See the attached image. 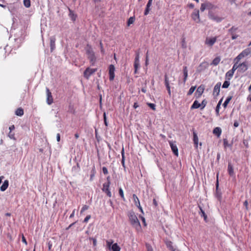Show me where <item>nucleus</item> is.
<instances>
[{"instance_id":"31","label":"nucleus","mask_w":251,"mask_h":251,"mask_svg":"<svg viewBox=\"0 0 251 251\" xmlns=\"http://www.w3.org/2000/svg\"><path fill=\"white\" fill-rule=\"evenodd\" d=\"M132 198H133V200L134 202L135 203V205L136 206L138 205H139L140 206V201H139V200L138 198L137 197V196L135 194H133Z\"/></svg>"},{"instance_id":"30","label":"nucleus","mask_w":251,"mask_h":251,"mask_svg":"<svg viewBox=\"0 0 251 251\" xmlns=\"http://www.w3.org/2000/svg\"><path fill=\"white\" fill-rule=\"evenodd\" d=\"M251 53V51L250 49H246L242 51L240 54L243 57H246L249 55Z\"/></svg>"},{"instance_id":"12","label":"nucleus","mask_w":251,"mask_h":251,"mask_svg":"<svg viewBox=\"0 0 251 251\" xmlns=\"http://www.w3.org/2000/svg\"><path fill=\"white\" fill-rule=\"evenodd\" d=\"M169 144L174 154L178 156V152L176 145L174 144L172 141H169Z\"/></svg>"},{"instance_id":"22","label":"nucleus","mask_w":251,"mask_h":251,"mask_svg":"<svg viewBox=\"0 0 251 251\" xmlns=\"http://www.w3.org/2000/svg\"><path fill=\"white\" fill-rule=\"evenodd\" d=\"M199 207L200 210V211L199 212V214L201 215V217H203L205 222H207V216L206 214L205 213L204 210L202 209L201 206H199Z\"/></svg>"},{"instance_id":"44","label":"nucleus","mask_w":251,"mask_h":251,"mask_svg":"<svg viewBox=\"0 0 251 251\" xmlns=\"http://www.w3.org/2000/svg\"><path fill=\"white\" fill-rule=\"evenodd\" d=\"M231 36V39L232 40H235L237 39L238 37V35L236 34V32H228Z\"/></svg>"},{"instance_id":"51","label":"nucleus","mask_w":251,"mask_h":251,"mask_svg":"<svg viewBox=\"0 0 251 251\" xmlns=\"http://www.w3.org/2000/svg\"><path fill=\"white\" fill-rule=\"evenodd\" d=\"M238 27L232 26L230 29L228 30V32H236V31L238 30Z\"/></svg>"},{"instance_id":"42","label":"nucleus","mask_w":251,"mask_h":251,"mask_svg":"<svg viewBox=\"0 0 251 251\" xmlns=\"http://www.w3.org/2000/svg\"><path fill=\"white\" fill-rule=\"evenodd\" d=\"M102 191V192L105 193L108 197H111L112 194H111V191L110 190V188L107 189H104V190H103Z\"/></svg>"},{"instance_id":"61","label":"nucleus","mask_w":251,"mask_h":251,"mask_svg":"<svg viewBox=\"0 0 251 251\" xmlns=\"http://www.w3.org/2000/svg\"><path fill=\"white\" fill-rule=\"evenodd\" d=\"M237 63H235L232 67V68L231 69V70H232V71H233V72H235V70L239 67V65H237Z\"/></svg>"},{"instance_id":"63","label":"nucleus","mask_w":251,"mask_h":251,"mask_svg":"<svg viewBox=\"0 0 251 251\" xmlns=\"http://www.w3.org/2000/svg\"><path fill=\"white\" fill-rule=\"evenodd\" d=\"M139 217L141 218V220H142V222H143V223L144 224V226H147V224L146 223L145 218L144 217L142 216H140Z\"/></svg>"},{"instance_id":"18","label":"nucleus","mask_w":251,"mask_h":251,"mask_svg":"<svg viewBox=\"0 0 251 251\" xmlns=\"http://www.w3.org/2000/svg\"><path fill=\"white\" fill-rule=\"evenodd\" d=\"M248 69V64L244 62L239 64V71L244 72Z\"/></svg>"},{"instance_id":"24","label":"nucleus","mask_w":251,"mask_h":251,"mask_svg":"<svg viewBox=\"0 0 251 251\" xmlns=\"http://www.w3.org/2000/svg\"><path fill=\"white\" fill-rule=\"evenodd\" d=\"M69 16L73 21H75L76 20V18L77 16L73 10H72L70 8H69Z\"/></svg>"},{"instance_id":"27","label":"nucleus","mask_w":251,"mask_h":251,"mask_svg":"<svg viewBox=\"0 0 251 251\" xmlns=\"http://www.w3.org/2000/svg\"><path fill=\"white\" fill-rule=\"evenodd\" d=\"M234 72L232 71V70H229L226 74V80H229L233 75Z\"/></svg>"},{"instance_id":"25","label":"nucleus","mask_w":251,"mask_h":251,"mask_svg":"<svg viewBox=\"0 0 251 251\" xmlns=\"http://www.w3.org/2000/svg\"><path fill=\"white\" fill-rule=\"evenodd\" d=\"M213 133L214 134L217 136L218 137H219L221 134L222 130L220 127H216L213 129Z\"/></svg>"},{"instance_id":"62","label":"nucleus","mask_w":251,"mask_h":251,"mask_svg":"<svg viewBox=\"0 0 251 251\" xmlns=\"http://www.w3.org/2000/svg\"><path fill=\"white\" fill-rule=\"evenodd\" d=\"M102 172L104 175H107L108 173V170L106 167H103L102 168Z\"/></svg>"},{"instance_id":"26","label":"nucleus","mask_w":251,"mask_h":251,"mask_svg":"<svg viewBox=\"0 0 251 251\" xmlns=\"http://www.w3.org/2000/svg\"><path fill=\"white\" fill-rule=\"evenodd\" d=\"M193 141L195 147L197 148L198 146L199 139L197 134L195 132H193Z\"/></svg>"},{"instance_id":"41","label":"nucleus","mask_w":251,"mask_h":251,"mask_svg":"<svg viewBox=\"0 0 251 251\" xmlns=\"http://www.w3.org/2000/svg\"><path fill=\"white\" fill-rule=\"evenodd\" d=\"M229 85H230L229 80H226L224 82V83L222 85V88H227L229 87Z\"/></svg>"},{"instance_id":"33","label":"nucleus","mask_w":251,"mask_h":251,"mask_svg":"<svg viewBox=\"0 0 251 251\" xmlns=\"http://www.w3.org/2000/svg\"><path fill=\"white\" fill-rule=\"evenodd\" d=\"M110 250L112 251H120L121 248L117 243L113 244Z\"/></svg>"},{"instance_id":"47","label":"nucleus","mask_w":251,"mask_h":251,"mask_svg":"<svg viewBox=\"0 0 251 251\" xmlns=\"http://www.w3.org/2000/svg\"><path fill=\"white\" fill-rule=\"evenodd\" d=\"M113 243V241L112 240H109L106 241L107 246L109 248V250L111 248V246L113 245L112 244Z\"/></svg>"},{"instance_id":"35","label":"nucleus","mask_w":251,"mask_h":251,"mask_svg":"<svg viewBox=\"0 0 251 251\" xmlns=\"http://www.w3.org/2000/svg\"><path fill=\"white\" fill-rule=\"evenodd\" d=\"M232 96H229L226 99V100L225 101L223 104V106L225 108H226L227 107V104H228L230 100L232 99Z\"/></svg>"},{"instance_id":"57","label":"nucleus","mask_w":251,"mask_h":251,"mask_svg":"<svg viewBox=\"0 0 251 251\" xmlns=\"http://www.w3.org/2000/svg\"><path fill=\"white\" fill-rule=\"evenodd\" d=\"M147 104L152 110H155V105L154 103H148Z\"/></svg>"},{"instance_id":"21","label":"nucleus","mask_w":251,"mask_h":251,"mask_svg":"<svg viewBox=\"0 0 251 251\" xmlns=\"http://www.w3.org/2000/svg\"><path fill=\"white\" fill-rule=\"evenodd\" d=\"M96 173V168H95V165H93V166L92 167V169L90 171V179H89L90 181H92L93 180Z\"/></svg>"},{"instance_id":"28","label":"nucleus","mask_w":251,"mask_h":251,"mask_svg":"<svg viewBox=\"0 0 251 251\" xmlns=\"http://www.w3.org/2000/svg\"><path fill=\"white\" fill-rule=\"evenodd\" d=\"M206 9L211 11L212 9L216 8V6L209 2H205Z\"/></svg>"},{"instance_id":"48","label":"nucleus","mask_w":251,"mask_h":251,"mask_svg":"<svg viewBox=\"0 0 251 251\" xmlns=\"http://www.w3.org/2000/svg\"><path fill=\"white\" fill-rule=\"evenodd\" d=\"M196 89V86H192L189 91L188 92L187 95H191L193 94Z\"/></svg>"},{"instance_id":"32","label":"nucleus","mask_w":251,"mask_h":251,"mask_svg":"<svg viewBox=\"0 0 251 251\" xmlns=\"http://www.w3.org/2000/svg\"><path fill=\"white\" fill-rule=\"evenodd\" d=\"M200 107V103L198 100H196L194 101L193 104L191 106V109H197Z\"/></svg>"},{"instance_id":"20","label":"nucleus","mask_w":251,"mask_h":251,"mask_svg":"<svg viewBox=\"0 0 251 251\" xmlns=\"http://www.w3.org/2000/svg\"><path fill=\"white\" fill-rule=\"evenodd\" d=\"M183 73L184 76L183 82V84H185L188 77V69L186 66H184L183 67Z\"/></svg>"},{"instance_id":"6","label":"nucleus","mask_w":251,"mask_h":251,"mask_svg":"<svg viewBox=\"0 0 251 251\" xmlns=\"http://www.w3.org/2000/svg\"><path fill=\"white\" fill-rule=\"evenodd\" d=\"M46 90L47 93V102L49 105H50L53 102V97L51 92L48 87L46 88Z\"/></svg>"},{"instance_id":"49","label":"nucleus","mask_w":251,"mask_h":251,"mask_svg":"<svg viewBox=\"0 0 251 251\" xmlns=\"http://www.w3.org/2000/svg\"><path fill=\"white\" fill-rule=\"evenodd\" d=\"M147 82H149V80H146L144 86L141 88V91L144 93H145L147 92L146 85H147Z\"/></svg>"},{"instance_id":"34","label":"nucleus","mask_w":251,"mask_h":251,"mask_svg":"<svg viewBox=\"0 0 251 251\" xmlns=\"http://www.w3.org/2000/svg\"><path fill=\"white\" fill-rule=\"evenodd\" d=\"M121 154H122V161H121V163H122V166L125 168V152H124V147H123L122 148V151H121Z\"/></svg>"},{"instance_id":"2","label":"nucleus","mask_w":251,"mask_h":251,"mask_svg":"<svg viewBox=\"0 0 251 251\" xmlns=\"http://www.w3.org/2000/svg\"><path fill=\"white\" fill-rule=\"evenodd\" d=\"M87 57L92 66H94L96 61V57L91 45L87 44L85 48Z\"/></svg>"},{"instance_id":"60","label":"nucleus","mask_w":251,"mask_h":251,"mask_svg":"<svg viewBox=\"0 0 251 251\" xmlns=\"http://www.w3.org/2000/svg\"><path fill=\"white\" fill-rule=\"evenodd\" d=\"M242 58H243L242 55H241V54L240 53L235 58V60H236L237 61H236V63H238V62H239Z\"/></svg>"},{"instance_id":"7","label":"nucleus","mask_w":251,"mask_h":251,"mask_svg":"<svg viewBox=\"0 0 251 251\" xmlns=\"http://www.w3.org/2000/svg\"><path fill=\"white\" fill-rule=\"evenodd\" d=\"M191 17L192 19L197 23H200L201 20L199 15V10L198 9H195L191 15Z\"/></svg>"},{"instance_id":"45","label":"nucleus","mask_w":251,"mask_h":251,"mask_svg":"<svg viewBox=\"0 0 251 251\" xmlns=\"http://www.w3.org/2000/svg\"><path fill=\"white\" fill-rule=\"evenodd\" d=\"M206 104H207V101L205 100H203L202 101L201 103H200L201 109H203L206 105Z\"/></svg>"},{"instance_id":"19","label":"nucleus","mask_w":251,"mask_h":251,"mask_svg":"<svg viewBox=\"0 0 251 251\" xmlns=\"http://www.w3.org/2000/svg\"><path fill=\"white\" fill-rule=\"evenodd\" d=\"M207 67V64L206 62H202L200 64L199 66L197 71L198 72H201L202 71L204 70Z\"/></svg>"},{"instance_id":"54","label":"nucleus","mask_w":251,"mask_h":251,"mask_svg":"<svg viewBox=\"0 0 251 251\" xmlns=\"http://www.w3.org/2000/svg\"><path fill=\"white\" fill-rule=\"evenodd\" d=\"M88 208H89L88 205H84L81 208V210L80 211V213L82 214L84 211L87 210Z\"/></svg>"},{"instance_id":"46","label":"nucleus","mask_w":251,"mask_h":251,"mask_svg":"<svg viewBox=\"0 0 251 251\" xmlns=\"http://www.w3.org/2000/svg\"><path fill=\"white\" fill-rule=\"evenodd\" d=\"M145 246L147 251H153L151 246L149 243H146Z\"/></svg>"},{"instance_id":"13","label":"nucleus","mask_w":251,"mask_h":251,"mask_svg":"<svg viewBox=\"0 0 251 251\" xmlns=\"http://www.w3.org/2000/svg\"><path fill=\"white\" fill-rule=\"evenodd\" d=\"M50 51L52 52L53 50L55 48L56 38H55V36H51L50 37Z\"/></svg>"},{"instance_id":"4","label":"nucleus","mask_w":251,"mask_h":251,"mask_svg":"<svg viewBox=\"0 0 251 251\" xmlns=\"http://www.w3.org/2000/svg\"><path fill=\"white\" fill-rule=\"evenodd\" d=\"M97 71V69H92L89 67L87 68L83 73V76L87 79H88L90 76L94 74Z\"/></svg>"},{"instance_id":"56","label":"nucleus","mask_w":251,"mask_h":251,"mask_svg":"<svg viewBox=\"0 0 251 251\" xmlns=\"http://www.w3.org/2000/svg\"><path fill=\"white\" fill-rule=\"evenodd\" d=\"M220 108V106H219V105H217V106L216 107V109H215V112H216V114L217 116H219L220 115V113H219Z\"/></svg>"},{"instance_id":"23","label":"nucleus","mask_w":251,"mask_h":251,"mask_svg":"<svg viewBox=\"0 0 251 251\" xmlns=\"http://www.w3.org/2000/svg\"><path fill=\"white\" fill-rule=\"evenodd\" d=\"M9 185V181L8 180H4L3 183L0 187V190L1 191H5L7 188H8Z\"/></svg>"},{"instance_id":"15","label":"nucleus","mask_w":251,"mask_h":251,"mask_svg":"<svg viewBox=\"0 0 251 251\" xmlns=\"http://www.w3.org/2000/svg\"><path fill=\"white\" fill-rule=\"evenodd\" d=\"M204 90V86L203 85H200L197 89L196 92V95H198L197 96L198 98L201 97Z\"/></svg>"},{"instance_id":"17","label":"nucleus","mask_w":251,"mask_h":251,"mask_svg":"<svg viewBox=\"0 0 251 251\" xmlns=\"http://www.w3.org/2000/svg\"><path fill=\"white\" fill-rule=\"evenodd\" d=\"M152 0H149L144 11V15L146 16L149 13V12L151 9V6L152 5Z\"/></svg>"},{"instance_id":"52","label":"nucleus","mask_w":251,"mask_h":251,"mask_svg":"<svg viewBox=\"0 0 251 251\" xmlns=\"http://www.w3.org/2000/svg\"><path fill=\"white\" fill-rule=\"evenodd\" d=\"M216 197L219 200H220L222 197V194L219 191H216L215 193Z\"/></svg>"},{"instance_id":"59","label":"nucleus","mask_w":251,"mask_h":251,"mask_svg":"<svg viewBox=\"0 0 251 251\" xmlns=\"http://www.w3.org/2000/svg\"><path fill=\"white\" fill-rule=\"evenodd\" d=\"M90 240H92L93 241V244L94 247L96 246L97 245V240L95 238L93 237H90Z\"/></svg>"},{"instance_id":"10","label":"nucleus","mask_w":251,"mask_h":251,"mask_svg":"<svg viewBox=\"0 0 251 251\" xmlns=\"http://www.w3.org/2000/svg\"><path fill=\"white\" fill-rule=\"evenodd\" d=\"M221 85V83L220 82H218L215 86H214L213 95L214 96L217 97L220 93V87Z\"/></svg>"},{"instance_id":"43","label":"nucleus","mask_w":251,"mask_h":251,"mask_svg":"<svg viewBox=\"0 0 251 251\" xmlns=\"http://www.w3.org/2000/svg\"><path fill=\"white\" fill-rule=\"evenodd\" d=\"M110 183L105 182L102 184L101 190L110 188Z\"/></svg>"},{"instance_id":"5","label":"nucleus","mask_w":251,"mask_h":251,"mask_svg":"<svg viewBox=\"0 0 251 251\" xmlns=\"http://www.w3.org/2000/svg\"><path fill=\"white\" fill-rule=\"evenodd\" d=\"M217 37L215 36L212 38L207 37L205 40L204 43L208 47H212L217 41Z\"/></svg>"},{"instance_id":"9","label":"nucleus","mask_w":251,"mask_h":251,"mask_svg":"<svg viewBox=\"0 0 251 251\" xmlns=\"http://www.w3.org/2000/svg\"><path fill=\"white\" fill-rule=\"evenodd\" d=\"M140 66L139 62V53H137L134 60V73H137V70Z\"/></svg>"},{"instance_id":"16","label":"nucleus","mask_w":251,"mask_h":251,"mask_svg":"<svg viewBox=\"0 0 251 251\" xmlns=\"http://www.w3.org/2000/svg\"><path fill=\"white\" fill-rule=\"evenodd\" d=\"M227 172L229 175L230 176H235V173L234 172L233 167L231 164V162H228V167H227Z\"/></svg>"},{"instance_id":"36","label":"nucleus","mask_w":251,"mask_h":251,"mask_svg":"<svg viewBox=\"0 0 251 251\" xmlns=\"http://www.w3.org/2000/svg\"><path fill=\"white\" fill-rule=\"evenodd\" d=\"M221 60L220 57H215L212 61V64L215 66L217 65Z\"/></svg>"},{"instance_id":"38","label":"nucleus","mask_w":251,"mask_h":251,"mask_svg":"<svg viewBox=\"0 0 251 251\" xmlns=\"http://www.w3.org/2000/svg\"><path fill=\"white\" fill-rule=\"evenodd\" d=\"M135 20V18L134 16L130 17L127 20V26H129L131 24H132Z\"/></svg>"},{"instance_id":"8","label":"nucleus","mask_w":251,"mask_h":251,"mask_svg":"<svg viewBox=\"0 0 251 251\" xmlns=\"http://www.w3.org/2000/svg\"><path fill=\"white\" fill-rule=\"evenodd\" d=\"M115 68L113 65L111 64L109 66V80L112 81L114 79L115 77Z\"/></svg>"},{"instance_id":"1","label":"nucleus","mask_w":251,"mask_h":251,"mask_svg":"<svg viewBox=\"0 0 251 251\" xmlns=\"http://www.w3.org/2000/svg\"><path fill=\"white\" fill-rule=\"evenodd\" d=\"M127 216L131 225L137 230H140L141 229V226L135 212L133 210L128 211Z\"/></svg>"},{"instance_id":"50","label":"nucleus","mask_w":251,"mask_h":251,"mask_svg":"<svg viewBox=\"0 0 251 251\" xmlns=\"http://www.w3.org/2000/svg\"><path fill=\"white\" fill-rule=\"evenodd\" d=\"M223 143H224V146L225 148H226V147H229L231 146L230 144H228V142L226 139H224L223 140Z\"/></svg>"},{"instance_id":"11","label":"nucleus","mask_w":251,"mask_h":251,"mask_svg":"<svg viewBox=\"0 0 251 251\" xmlns=\"http://www.w3.org/2000/svg\"><path fill=\"white\" fill-rule=\"evenodd\" d=\"M164 242L167 248L171 251H176V249L173 246V243L172 241L168 240H165Z\"/></svg>"},{"instance_id":"14","label":"nucleus","mask_w":251,"mask_h":251,"mask_svg":"<svg viewBox=\"0 0 251 251\" xmlns=\"http://www.w3.org/2000/svg\"><path fill=\"white\" fill-rule=\"evenodd\" d=\"M165 77V85L166 87L168 93L169 95H171V89H170V81L169 80V78L168 77V75L166 74L164 76Z\"/></svg>"},{"instance_id":"39","label":"nucleus","mask_w":251,"mask_h":251,"mask_svg":"<svg viewBox=\"0 0 251 251\" xmlns=\"http://www.w3.org/2000/svg\"><path fill=\"white\" fill-rule=\"evenodd\" d=\"M24 5L26 8H29L31 6L30 0H24Z\"/></svg>"},{"instance_id":"37","label":"nucleus","mask_w":251,"mask_h":251,"mask_svg":"<svg viewBox=\"0 0 251 251\" xmlns=\"http://www.w3.org/2000/svg\"><path fill=\"white\" fill-rule=\"evenodd\" d=\"M79 170H80L79 164V163L78 162H76V165L74 166L72 168V171L74 172L75 173H77V172H78L79 171Z\"/></svg>"},{"instance_id":"55","label":"nucleus","mask_w":251,"mask_h":251,"mask_svg":"<svg viewBox=\"0 0 251 251\" xmlns=\"http://www.w3.org/2000/svg\"><path fill=\"white\" fill-rule=\"evenodd\" d=\"M205 9H206V5H205V2L204 3H202L201 4V8H200V10L201 12H203L204 11Z\"/></svg>"},{"instance_id":"3","label":"nucleus","mask_w":251,"mask_h":251,"mask_svg":"<svg viewBox=\"0 0 251 251\" xmlns=\"http://www.w3.org/2000/svg\"><path fill=\"white\" fill-rule=\"evenodd\" d=\"M208 16L210 19L217 23H220L224 19V18L220 17L217 15L215 14L212 11H209Z\"/></svg>"},{"instance_id":"40","label":"nucleus","mask_w":251,"mask_h":251,"mask_svg":"<svg viewBox=\"0 0 251 251\" xmlns=\"http://www.w3.org/2000/svg\"><path fill=\"white\" fill-rule=\"evenodd\" d=\"M119 195L121 196L122 199L125 201V198L124 197V192H123V190L122 189V188H120L119 189Z\"/></svg>"},{"instance_id":"53","label":"nucleus","mask_w":251,"mask_h":251,"mask_svg":"<svg viewBox=\"0 0 251 251\" xmlns=\"http://www.w3.org/2000/svg\"><path fill=\"white\" fill-rule=\"evenodd\" d=\"M8 136L11 139H16L15 138V134L14 133H12V131H9Z\"/></svg>"},{"instance_id":"64","label":"nucleus","mask_w":251,"mask_h":251,"mask_svg":"<svg viewBox=\"0 0 251 251\" xmlns=\"http://www.w3.org/2000/svg\"><path fill=\"white\" fill-rule=\"evenodd\" d=\"M91 218V215H87L84 219V221H83V222L84 223H87L88 220Z\"/></svg>"},{"instance_id":"58","label":"nucleus","mask_w":251,"mask_h":251,"mask_svg":"<svg viewBox=\"0 0 251 251\" xmlns=\"http://www.w3.org/2000/svg\"><path fill=\"white\" fill-rule=\"evenodd\" d=\"M103 120H104V125H105V126H107L108 123L107 122L106 113L105 112L103 113Z\"/></svg>"},{"instance_id":"29","label":"nucleus","mask_w":251,"mask_h":251,"mask_svg":"<svg viewBox=\"0 0 251 251\" xmlns=\"http://www.w3.org/2000/svg\"><path fill=\"white\" fill-rule=\"evenodd\" d=\"M24 110L21 107L17 108L16 109V110L15 111V114L17 116H22L24 115Z\"/></svg>"}]
</instances>
